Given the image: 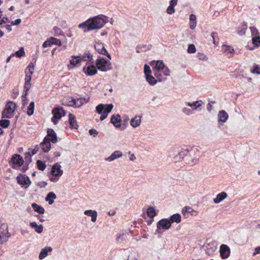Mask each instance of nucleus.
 Listing matches in <instances>:
<instances>
[{"mask_svg":"<svg viewBox=\"0 0 260 260\" xmlns=\"http://www.w3.org/2000/svg\"><path fill=\"white\" fill-rule=\"evenodd\" d=\"M169 156L173 158L175 162L182 160L190 166L197 164L200 157L199 150L194 147L190 149L173 150L170 153Z\"/></svg>","mask_w":260,"mask_h":260,"instance_id":"obj_1","label":"nucleus"},{"mask_svg":"<svg viewBox=\"0 0 260 260\" xmlns=\"http://www.w3.org/2000/svg\"><path fill=\"white\" fill-rule=\"evenodd\" d=\"M108 22V18L103 15H100L92 19H88V28L84 29L86 32L94 29H99L103 27Z\"/></svg>","mask_w":260,"mask_h":260,"instance_id":"obj_2","label":"nucleus"},{"mask_svg":"<svg viewBox=\"0 0 260 260\" xmlns=\"http://www.w3.org/2000/svg\"><path fill=\"white\" fill-rule=\"evenodd\" d=\"M171 226V222L168 218H162L157 222V229L154 234L155 235L158 234V237L159 238L161 236L163 232L170 229Z\"/></svg>","mask_w":260,"mask_h":260,"instance_id":"obj_3","label":"nucleus"},{"mask_svg":"<svg viewBox=\"0 0 260 260\" xmlns=\"http://www.w3.org/2000/svg\"><path fill=\"white\" fill-rule=\"evenodd\" d=\"M113 108V105L112 104H99L96 107V112L101 114L100 120L101 121L104 120L106 119L108 114L112 111Z\"/></svg>","mask_w":260,"mask_h":260,"instance_id":"obj_4","label":"nucleus"},{"mask_svg":"<svg viewBox=\"0 0 260 260\" xmlns=\"http://www.w3.org/2000/svg\"><path fill=\"white\" fill-rule=\"evenodd\" d=\"M16 105L12 101L8 102L5 107V108L2 112V118H11L14 116V113L16 109Z\"/></svg>","mask_w":260,"mask_h":260,"instance_id":"obj_5","label":"nucleus"},{"mask_svg":"<svg viewBox=\"0 0 260 260\" xmlns=\"http://www.w3.org/2000/svg\"><path fill=\"white\" fill-rule=\"evenodd\" d=\"M95 64L97 69L102 72H107L112 69L111 63L106 59L100 56H98Z\"/></svg>","mask_w":260,"mask_h":260,"instance_id":"obj_6","label":"nucleus"},{"mask_svg":"<svg viewBox=\"0 0 260 260\" xmlns=\"http://www.w3.org/2000/svg\"><path fill=\"white\" fill-rule=\"evenodd\" d=\"M219 253L222 259H226L230 256L231 249L227 245L222 244L219 247Z\"/></svg>","mask_w":260,"mask_h":260,"instance_id":"obj_7","label":"nucleus"},{"mask_svg":"<svg viewBox=\"0 0 260 260\" xmlns=\"http://www.w3.org/2000/svg\"><path fill=\"white\" fill-rule=\"evenodd\" d=\"M94 48L99 54L106 55L109 59H111V56L105 49L104 43L101 42H96L94 44Z\"/></svg>","mask_w":260,"mask_h":260,"instance_id":"obj_8","label":"nucleus"},{"mask_svg":"<svg viewBox=\"0 0 260 260\" xmlns=\"http://www.w3.org/2000/svg\"><path fill=\"white\" fill-rule=\"evenodd\" d=\"M83 72L87 76H92L97 73V68L93 64H86L83 69Z\"/></svg>","mask_w":260,"mask_h":260,"instance_id":"obj_9","label":"nucleus"},{"mask_svg":"<svg viewBox=\"0 0 260 260\" xmlns=\"http://www.w3.org/2000/svg\"><path fill=\"white\" fill-rule=\"evenodd\" d=\"M181 213L185 218L188 217V214H190L192 216H197L198 214V212L193 209L190 206H185L181 210Z\"/></svg>","mask_w":260,"mask_h":260,"instance_id":"obj_10","label":"nucleus"},{"mask_svg":"<svg viewBox=\"0 0 260 260\" xmlns=\"http://www.w3.org/2000/svg\"><path fill=\"white\" fill-rule=\"evenodd\" d=\"M35 67L32 63L29 64L25 70V82H30L31 75L34 71Z\"/></svg>","mask_w":260,"mask_h":260,"instance_id":"obj_11","label":"nucleus"},{"mask_svg":"<svg viewBox=\"0 0 260 260\" xmlns=\"http://www.w3.org/2000/svg\"><path fill=\"white\" fill-rule=\"evenodd\" d=\"M52 114L54 118H57V120H58L62 116L66 115V111L62 107H57L52 110Z\"/></svg>","mask_w":260,"mask_h":260,"instance_id":"obj_12","label":"nucleus"},{"mask_svg":"<svg viewBox=\"0 0 260 260\" xmlns=\"http://www.w3.org/2000/svg\"><path fill=\"white\" fill-rule=\"evenodd\" d=\"M47 138L49 142L56 143L57 142L56 134L53 129L49 128L47 131V135L44 138Z\"/></svg>","mask_w":260,"mask_h":260,"instance_id":"obj_13","label":"nucleus"},{"mask_svg":"<svg viewBox=\"0 0 260 260\" xmlns=\"http://www.w3.org/2000/svg\"><path fill=\"white\" fill-rule=\"evenodd\" d=\"M24 162L22 157L19 154H14L11 158L10 163H12L13 165H17L19 167L23 165Z\"/></svg>","mask_w":260,"mask_h":260,"instance_id":"obj_14","label":"nucleus"},{"mask_svg":"<svg viewBox=\"0 0 260 260\" xmlns=\"http://www.w3.org/2000/svg\"><path fill=\"white\" fill-rule=\"evenodd\" d=\"M110 122L116 128H119L121 126V120L120 116L119 114L113 115L111 116Z\"/></svg>","mask_w":260,"mask_h":260,"instance_id":"obj_15","label":"nucleus"},{"mask_svg":"<svg viewBox=\"0 0 260 260\" xmlns=\"http://www.w3.org/2000/svg\"><path fill=\"white\" fill-rule=\"evenodd\" d=\"M150 64L153 67V71H161L165 67L164 63L162 60L152 61Z\"/></svg>","mask_w":260,"mask_h":260,"instance_id":"obj_16","label":"nucleus"},{"mask_svg":"<svg viewBox=\"0 0 260 260\" xmlns=\"http://www.w3.org/2000/svg\"><path fill=\"white\" fill-rule=\"evenodd\" d=\"M61 166L58 164H56L53 166L51 173L54 176H59L62 174V171L61 170Z\"/></svg>","mask_w":260,"mask_h":260,"instance_id":"obj_17","label":"nucleus"},{"mask_svg":"<svg viewBox=\"0 0 260 260\" xmlns=\"http://www.w3.org/2000/svg\"><path fill=\"white\" fill-rule=\"evenodd\" d=\"M203 102L202 101H197L194 102H185V104L186 106H188L191 108H192V111L197 110L198 109L202 107Z\"/></svg>","mask_w":260,"mask_h":260,"instance_id":"obj_18","label":"nucleus"},{"mask_svg":"<svg viewBox=\"0 0 260 260\" xmlns=\"http://www.w3.org/2000/svg\"><path fill=\"white\" fill-rule=\"evenodd\" d=\"M52 248L50 246H46L42 248L40 252L39 258L40 259H43L45 258L49 252H51Z\"/></svg>","mask_w":260,"mask_h":260,"instance_id":"obj_19","label":"nucleus"},{"mask_svg":"<svg viewBox=\"0 0 260 260\" xmlns=\"http://www.w3.org/2000/svg\"><path fill=\"white\" fill-rule=\"evenodd\" d=\"M122 156V153L120 151L117 150L115 151L113 153L111 154V155L105 158V160L108 161H112L117 158H120Z\"/></svg>","mask_w":260,"mask_h":260,"instance_id":"obj_20","label":"nucleus"},{"mask_svg":"<svg viewBox=\"0 0 260 260\" xmlns=\"http://www.w3.org/2000/svg\"><path fill=\"white\" fill-rule=\"evenodd\" d=\"M228 196L227 193L225 191H222L217 194L215 198L213 199V202L216 204H219Z\"/></svg>","mask_w":260,"mask_h":260,"instance_id":"obj_21","label":"nucleus"},{"mask_svg":"<svg viewBox=\"0 0 260 260\" xmlns=\"http://www.w3.org/2000/svg\"><path fill=\"white\" fill-rule=\"evenodd\" d=\"M40 146L44 152H48L51 148L50 142L47 138H44L43 142L41 143Z\"/></svg>","mask_w":260,"mask_h":260,"instance_id":"obj_22","label":"nucleus"},{"mask_svg":"<svg viewBox=\"0 0 260 260\" xmlns=\"http://www.w3.org/2000/svg\"><path fill=\"white\" fill-rule=\"evenodd\" d=\"M168 219L171 222V224L174 222L178 223L181 221V216L180 214L177 213L171 215Z\"/></svg>","mask_w":260,"mask_h":260,"instance_id":"obj_23","label":"nucleus"},{"mask_svg":"<svg viewBox=\"0 0 260 260\" xmlns=\"http://www.w3.org/2000/svg\"><path fill=\"white\" fill-rule=\"evenodd\" d=\"M229 117V115L228 113L224 110L220 111L218 114V122H222L224 123L226 122L228 118Z\"/></svg>","mask_w":260,"mask_h":260,"instance_id":"obj_24","label":"nucleus"},{"mask_svg":"<svg viewBox=\"0 0 260 260\" xmlns=\"http://www.w3.org/2000/svg\"><path fill=\"white\" fill-rule=\"evenodd\" d=\"M29 226L32 229H34L35 232L38 234H41L43 231V225L42 224L38 225L35 221L30 222L29 223Z\"/></svg>","mask_w":260,"mask_h":260,"instance_id":"obj_25","label":"nucleus"},{"mask_svg":"<svg viewBox=\"0 0 260 260\" xmlns=\"http://www.w3.org/2000/svg\"><path fill=\"white\" fill-rule=\"evenodd\" d=\"M84 214L90 216L92 222H95L96 220L98 213L95 210H86L84 211Z\"/></svg>","mask_w":260,"mask_h":260,"instance_id":"obj_26","label":"nucleus"},{"mask_svg":"<svg viewBox=\"0 0 260 260\" xmlns=\"http://www.w3.org/2000/svg\"><path fill=\"white\" fill-rule=\"evenodd\" d=\"M69 118L70 127L72 128L77 129L78 128V125L77 123V121L75 119V116L73 114L70 113L69 114Z\"/></svg>","mask_w":260,"mask_h":260,"instance_id":"obj_27","label":"nucleus"},{"mask_svg":"<svg viewBox=\"0 0 260 260\" xmlns=\"http://www.w3.org/2000/svg\"><path fill=\"white\" fill-rule=\"evenodd\" d=\"M31 207L35 212L40 214H43L45 212V209L43 207H42L41 205H38L36 203H33L31 204Z\"/></svg>","mask_w":260,"mask_h":260,"instance_id":"obj_28","label":"nucleus"},{"mask_svg":"<svg viewBox=\"0 0 260 260\" xmlns=\"http://www.w3.org/2000/svg\"><path fill=\"white\" fill-rule=\"evenodd\" d=\"M56 198V196L55 193L51 191L47 193L46 198L45 201L48 202L49 205H52L54 202V200Z\"/></svg>","mask_w":260,"mask_h":260,"instance_id":"obj_29","label":"nucleus"},{"mask_svg":"<svg viewBox=\"0 0 260 260\" xmlns=\"http://www.w3.org/2000/svg\"><path fill=\"white\" fill-rule=\"evenodd\" d=\"M206 253L210 255L213 253L216 249V246L214 245V243H209L206 246Z\"/></svg>","mask_w":260,"mask_h":260,"instance_id":"obj_30","label":"nucleus"},{"mask_svg":"<svg viewBox=\"0 0 260 260\" xmlns=\"http://www.w3.org/2000/svg\"><path fill=\"white\" fill-rule=\"evenodd\" d=\"M62 105L68 106H75V99L70 97L66 98L63 100Z\"/></svg>","mask_w":260,"mask_h":260,"instance_id":"obj_31","label":"nucleus"},{"mask_svg":"<svg viewBox=\"0 0 260 260\" xmlns=\"http://www.w3.org/2000/svg\"><path fill=\"white\" fill-rule=\"evenodd\" d=\"M141 123V117L136 116L134 118L132 119L130 123L132 126L136 128L140 125Z\"/></svg>","mask_w":260,"mask_h":260,"instance_id":"obj_32","label":"nucleus"},{"mask_svg":"<svg viewBox=\"0 0 260 260\" xmlns=\"http://www.w3.org/2000/svg\"><path fill=\"white\" fill-rule=\"evenodd\" d=\"M17 182L21 187L25 189L27 188L31 184V180H17Z\"/></svg>","mask_w":260,"mask_h":260,"instance_id":"obj_33","label":"nucleus"},{"mask_svg":"<svg viewBox=\"0 0 260 260\" xmlns=\"http://www.w3.org/2000/svg\"><path fill=\"white\" fill-rule=\"evenodd\" d=\"M222 51L223 53L227 55L229 54L231 55L234 52V49L233 47L225 45H222Z\"/></svg>","mask_w":260,"mask_h":260,"instance_id":"obj_34","label":"nucleus"},{"mask_svg":"<svg viewBox=\"0 0 260 260\" xmlns=\"http://www.w3.org/2000/svg\"><path fill=\"white\" fill-rule=\"evenodd\" d=\"M190 28L192 30L195 29L197 26L196 16L194 14H191L189 16Z\"/></svg>","mask_w":260,"mask_h":260,"instance_id":"obj_35","label":"nucleus"},{"mask_svg":"<svg viewBox=\"0 0 260 260\" xmlns=\"http://www.w3.org/2000/svg\"><path fill=\"white\" fill-rule=\"evenodd\" d=\"M147 215L150 218H154L157 215V212L155 208L152 206H150L147 210Z\"/></svg>","mask_w":260,"mask_h":260,"instance_id":"obj_36","label":"nucleus"},{"mask_svg":"<svg viewBox=\"0 0 260 260\" xmlns=\"http://www.w3.org/2000/svg\"><path fill=\"white\" fill-rule=\"evenodd\" d=\"M88 99H86L85 98H80L75 99L76 102V107H80L82 106L83 104L87 103L88 102Z\"/></svg>","mask_w":260,"mask_h":260,"instance_id":"obj_37","label":"nucleus"},{"mask_svg":"<svg viewBox=\"0 0 260 260\" xmlns=\"http://www.w3.org/2000/svg\"><path fill=\"white\" fill-rule=\"evenodd\" d=\"M152 47L151 45L148 46L146 45H141L137 47V52L140 53L142 51H146L147 50H150Z\"/></svg>","mask_w":260,"mask_h":260,"instance_id":"obj_38","label":"nucleus"},{"mask_svg":"<svg viewBox=\"0 0 260 260\" xmlns=\"http://www.w3.org/2000/svg\"><path fill=\"white\" fill-rule=\"evenodd\" d=\"M92 57V54L88 51L84 53L83 55L82 56V59L84 61H86L88 59H89V61L91 63H93L94 61Z\"/></svg>","mask_w":260,"mask_h":260,"instance_id":"obj_39","label":"nucleus"},{"mask_svg":"<svg viewBox=\"0 0 260 260\" xmlns=\"http://www.w3.org/2000/svg\"><path fill=\"white\" fill-rule=\"evenodd\" d=\"M146 79L149 84L151 85H154L157 82L156 80L154 77L151 76V74L150 75L146 76Z\"/></svg>","mask_w":260,"mask_h":260,"instance_id":"obj_40","label":"nucleus"},{"mask_svg":"<svg viewBox=\"0 0 260 260\" xmlns=\"http://www.w3.org/2000/svg\"><path fill=\"white\" fill-rule=\"evenodd\" d=\"M72 58V59L70 60V64L73 66H75L76 64L79 63L81 60L80 57L78 56H73Z\"/></svg>","mask_w":260,"mask_h":260,"instance_id":"obj_41","label":"nucleus"},{"mask_svg":"<svg viewBox=\"0 0 260 260\" xmlns=\"http://www.w3.org/2000/svg\"><path fill=\"white\" fill-rule=\"evenodd\" d=\"M31 87L30 82H25L24 91H23V97L26 96L28 92L29 91Z\"/></svg>","mask_w":260,"mask_h":260,"instance_id":"obj_42","label":"nucleus"},{"mask_svg":"<svg viewBox=\"0 0 260 260\" xmlns=\"http://www.w3.org/2000/svg\"><path fill=\"white\" fill-rule=\"evenodd\" d=\"M35 109V103L34 102H31L28 107L27 114L29 116H31L33 114L34 112Z\"/></svg>","mask_w":260,"mask_h":260,"instance_id":"obj_43","label":"nucleus"},{"mask_svg":"<svg viewBox=\"0 0 260 260\" xmlns=\"http://www.w3.org/2000/svg\"><path fill=\"white\" fill-rule=\"evenodd\" d=\"M126 238V235L125 234H118L116 235V241L119 243H120L125 240Z\"/></svg>","mask_w":260,"mask_h":260,"instance_id":"obj_44","label":"nucleus"},{"mask_svg":"<svg viewBox=\"0 0 260 260\" xmlns=\"http://www.w3.org/2000/svg\"><path fill=\"white\" fill-rule=\"evenodd\" d=\"M9 237L4 232L0 233V244L2 245L8 240Z\"/></svg>","mask_w":260,"mask_h":260,"instance_id":"obj_45","label":"nucleus"},{"mask_svg":"<svg viewBox=\"0 0 260 260\" xmlns=\"http://www.w3.org/2000/svg\"><path fill=\"white\" fill-rule=\"evenodd\" d=\"M10 124V121L7 119H2L0 120V126L3 128H8Z\"/></svg>","mask_w":260,"mask_h":260,"instance_id":"obj_46","label":"nucleus"},{"mask_svg":"<svg viewBox=\"0 0 260 260\" xmlns=\"http://www.w3.org/2000/svg\"><path fill=\"white\" fill-rule=\"evenodd\" d=\"M250 71L253 74H260V66L258 64H254Z\"/></svg>","mask_w":260,"mask_h":260,"instance_id":"obj_47","label":"nucleus"},{"mask_svg":"<svg viewBox=\"0 0 260 260\" xmlns=\"http://www.w3.org/2000/svg\"><path fill=\"white\" fill-rule=\"evenodd\" d=\"M50 42H51V45L55 44L56 45L58 46H61V41L59 39H57L56 38L51 37L50 38Z\"/></svg>","mask_w":260,"mask_h":260,"instance_id":"obj_48","label":"nucleus"},{"mask_svg":"<svg viewBox=\"0 0 260 260\" xmlns=\"http://www.w3.org/2000/svg\"><path fill=\"white\" fill-rule=\"evenodd\" d=\"M37 163L38 165V168L40 170L43 171L46 167V164L41 160H37Z\"/></svg>","mask_w":260,"mask_h":260,"instance_id":"obj_49","label":"nucleus"},{"mask_svg":"<svg viewBox=\"0 0 260 260\" xmlns=\"http://www.w3.org/2000/svg\"><path fill=\"white\" fill-rule=\"evenodd\" d=\"M14 54V56L16 55L17 57H21L25 55V52L23 47L16 51Z\"/></svg>","mask_w":260,"mask_h":260,"instance_id":"obj_50","label":"nucleus"},{"mask_svg":"<svg viewBox=\"0 0 260 260\" xmlns=\"http://www.w3.org/2000/svg\"><path fill=\"white\" fill-rule=\"evenodd\" d=\"M54 35L57 37L63 35L61 29L57 27H54L53 28Z\"/></svg>","mask_w":260,"mask_h":260,"instance_id":"obj_51","label":"nucleus"},{"mask_svg":"<svg viewBox=\"0 0 260 260\" xmlns=\"http://www.w3.org/2000/svg\"><path fill=\"white\" fill-rule=\"evenodd\" d=\"M252 43L255 47H258L260 45V37H253L252 39Z\"/></svg>","mask_w":260,"mask_h":260,"instance_id":"obj_52","label":"nucleus"},{"mask_svg":"<svg viewBox=\"0 0 260 260\" xmlns=\"http://www.w3.org/2000/svg\"><path fill=\"white\" fill-rule=\"evenodd\" d=\"M196 51V48L193 44H189L187 49L188 53H194Z\"/></svg>","mask_w":260,"mask_h":260,"instance_id":"obj_53","label":"nucleus"},{"mask_svg":"<svg viewBox=\"0 0 260 260\" xmlns=\"http://www.w3.org/2000/svg\"><path fill=\"white\" fill-rule=\"evenodd\" d=\"M182 112L186 115H190L193 113L192 109H189L187 107H184L182 110Z\"/></svg>","mask_w":260,"mask_h":260,"instance_id":"obj_54","label":"nucleus"},{"mask_svg":"<svg viewBox=\"0 0 260 260\" xmlns=\"http://www.w3.org/2000/svg\"><path fill=\"white\" fill-rule=\"evenodd\" d=\"M152 71L149 67V66L146 64L144 66V74L145 76L147 75H150L151 74Z\"/></svg>","mask_w":260,"mask_h":260,"instance_id":"obj_55","label":"nucleus"},{"mask_svg":"<svg viewBox=\"0 0 260 260\" xmlns=\"http://www.w3.org/2000/svg\"><path fill=\"white\" fill-rule=\"evenodd\" d=\"M197 57L200 60L202 61H206L208 59L207 56L204 53H198Z\"/></svg>","mask_w":260,"mask_h":260,"instance_id":"obj_56","label":"nucleus"},{"mask_svg":"<svg viewBox=\"0 0 260 260\" xmlns=\"http://www.w3.org/2000/svg\"><path fill=\"white\" fill-rule=\"evenodd\" d=\"M88 24H89L88 20H87V21H86L82 23H80L78 25V27L80 28H85V29H87V28H88Z\"/></svg>","mask_w":260,"mask_h":260,"instance_id":"obj_57","label":"nucleus"},{"mask_svg":"<svg viewBox=\"0 0 260 260\" xmlns=\"http://www.w3.org/2000/svg\"><path fill=\"white\" fill-rule=\"evenodd\" d=\"M174 7L169 6L167 9V12L169 14H172L175 12Z\"/></svg>","mask_w":260,"mask_h":260,"instance_id":"obj_58","label":"nucleus"},{"mask_svg":"<svg viewBox=\"0 0 260 260\" xmlns=\"http://www.w3.org/2000/svg\"><path fill=\"white\" fill-rule=\"evenodd\" d=\"M47 182L46 181H40L37 183V185L40 188H45V187L47 185Z\"/></svg>","mask_w":260,"mask_h":260,"instance_id":"obj_59","label":"nucleus"},{"mask_svg":"<svg viewBox=\"0 0 260 260\" xmlns=\"http://www.w3.org/2000/svg\"><path fill=\"white\" fill-rule=\"evenodd\" d=\"M89 133L90 135H92L94 137H95L98 134V132L95 129H91L89 131Z\"/></svg>","mask_w":260,"mask_h":260,"instance_id":"obj_60","label":"nucleus"},{"mask_svg":"<svg viewBox=\"0 0 260 260\" xmlns=\"http://www.w3.org/2000/svg\"><path fill=\"white\" fill-rule=\"evenodd\" d=\"M161 71H162L165 76L170 75V71L167 67H165L164 68L162 69Z\"/></svg>","mask_w":260,"mask_h":260,"instance_id":"obj_61","label":"nucleus"},{"mask_svg":"<svg viewBox=\"0 0 260 260\" xmlns=\"http://www.w3.org/2000/svg\"><path fill=\"white\" fill-rule=\"evenodd\" d=\"M51 45V42H50V39L45 41L43 44V47L44 48H46L48 47H50Z\"/></svg>","mask_w":260,"mask_h":260,"instance_id":"obj_62","label":"nucleus"},{"mask_svg":"<svg viewBox=\"0 0 260 260\" xmlns=\"http://www.w3.org/2000/svg\"><path fill=\"white\" fill-rule=\"evenodd\" d=\"M161 71H153L154 73V75L155 76V77L158 79L159 80H161V74H160Z\"/></svg>","mask_w":260,"mask_h":260,"instance_id":"obj_63","label":"nucleus"},{"mask_svg":"<svg viewBox=\"0 0 260 260\" xmlns=\"http://www.w3.org/2000/svg\"><path fill=\"white\" fill-rule=\"evenodd\" d=\"M260 253V246L256 247L254 249V252L253 253V256H255L257 254Z\"/></svg>","mask_w":260,"mask_h":260,"instance_id":"obj_64","label":"nucleus"}]
</instances>
